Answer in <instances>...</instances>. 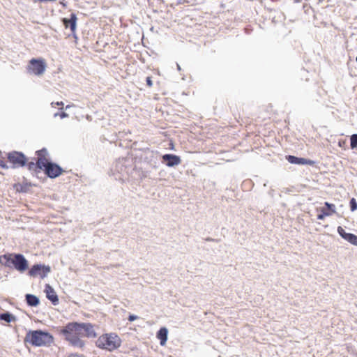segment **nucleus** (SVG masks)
Returning <instances> with one entry per match:
<instances>
[{
	"label": "nucleus",
	"instance_id": "obj_1",
	"mask_svg": "<svg viewBox=\"0 0 357 357\" xmlns=\"http://www.w3.org/2000/svg\"><path fill=\"white\" fill-rule=\"evenodd\" d=\"M59 333L63 335L70 345L79 349L85 347L82 337H96L93 325L91 323L70 322L60 329Z\"/></svg>",
	"mask_w": 357,
	"mask_h": 357
},
{
	"label": "nucleus",
	"instance_id": "obj_2",
	"mask_svg": "<svg viewBox=\"0 0 357 357\" xmlns=\"http://www.w3.org/2000/svg\"><path fill=\"white\" fill-rule=\"evenodd\" d=\"M0 263L6 267H13L20 273L29 268V263L22 254L7 253L0 256Z\"/></svg>",
	"mask_w": 357,
	"mask_h": 357
},
{
	"label": "nucleus",
	"instance_id": "obj_3",
	"mask_svg": "<svg viewBox=\"0 0 357 357\" xmlns=\"http://www.w3.org/2000/svg\"><path fill=\"white\" fill-rule=\"evenodd\" d=\"M24 342L34 347H44L50 345L54 342V337L48 332L30 331L26 334Z\"/></svg>",
	"mask_w": 357,
	"mask_h": 357
},
{
	"label": "nucleus",
	"instance_id": "obj_4",
	"mask_svg": "<svg viewBox=\"0 0 357 357\" xmlns=\"http://www.w3.org/2000/svg\"><path fill=\"white\" fill-rule=\"evenodd\" d=\"M120 337L115 333H104L100 335L96 341V346L101 349L114 351L121 345Z\"/></svg>",
	"mask_w": 357,
	"mask_h": 357
},
{
	"label": "nucleus",
	"instance_id": "obj_5",
	"mask_svg": "<svg viewBox=\"0 0 357 357\" xmlns=\"http://www.w3.org/2000/svg\"><path fill=\"white\" fill-rule=\"evenodd\" d=\"M45 69L46 63L43 59H32L29 61V63L27 66L29 73L38 76L43 75Z\"/></svg>",
	"mask_w": 357,
	"mask_h": 357
},
{
	"label": "nucleus",
	"instance_id": "obj_6",
	"mask_svg": "<svg viewBox=\"0 0 357 357\" xmlns=\"http://www.w3.org/2000/svg\"><path fill=\"white\" fill-rule=\"evenodd\" d=\"M7 158L15 168L24 167L27 163V158L21 152H10Z\"/></svg>",
	"mask_w": 357,
	"mask_h": 357
},
{
	"label": "nucleus",
	"instance_id": "obj_7",
	"mask_svg": "<svg viewBox=\"0 0 357 357\" xmlns=\"http://www.w3.org/2000/svg\"><path fill=\"white\" fill-rule=\"evenodd\" d=\"M50 271L51 268L49 266L35 264L29 271V275L33 278L40 276L41 278H45Z\"/></svg>",
	"mask_w": 357,
	"mask_h": 357
},
{
	"label": "nucleus",
	"instance_id": "obj_8",
	"mask_svg": "<svg viewBox=\"0 0 357 357\" xmlns=\"http://www.w3.org/2000/svg\"><path fill=\"white\" fill-rule=\"evenodd\" d=\"M43 171L48 177L51 178L58 177L59 176L62 174L63 172V170L59 165L52 162L49 164V165L46 166Z\"/></svg>",
	"mask_w": 357,
	"mask_h": 357
},
{
	"label": "nucleus",
	"instance_id": "obj_9",
	"mask_svg": "<svg viewBox=\"0 0 357 357\" xmlns=\"http://www.w3.org/2000/svg\"><path fill=\"white\" fill-rule=\"evenodd\" d=\"M77 17L75 13L70 14V17L69 19L63 18L62 20L63 24L66 29L70 27V31L75 39L77 38L76 36V27H77Z\"/></svg>",
	"mask_w": 357,
	"mask_h": 357
},
{
	"label": "nucleus",
	"instance_id": "obj_10",
	"mask_svg": "<svg viewBox=\"0 0 357 357\" xmlns=\"http://www.w3.org/2000/svg\"><path fill=\"white\" fill-rule=\"evenodd\" d=\"M337 232L342 238L349 242L351 244L357 246L356 235L346 232L345 230L340 226L337 227Z\"/></svg>",
	"mask_w": 357,
	"mask_h": 357
},
{
	"label": "nucleus",
	"instance_id": "obj_11",
	"mask_svg": "<svg viewBox=\"0 0 357 357\" xmlns=\"http://www.w3.org/2000/svg\"><path fill=\"white\" fill-rule=\"evenodd\" d=\"M162 160L166 161L167 166L168 167H173L178 165L181 163V158L173 154H165L162 155Z\"/></svg>",
	"mask_w": 357,
	"mask_h": 357
},
{
	"label": "nucleus",
	"instance_id": "obj_12",
	"mask_svg": "<svg viewBox=\"0 0 357 357\" xmlns=\"http://www.w3.org/2000/svg\"><path fill=\"white\" fill-rule=\"evenodd\" d=\"M45 292L46 294L47 298L51 301L54 305H56L59 303V298L55 291L49 284L45 285Z\"/></svg>",
	"mask_w": 357,
	"mask_h": 357
},
{
	"label": "nucleus",
	"instance_id": "obj_13",
	"mask_svg": "<svg viewBox=\"0 0 357 357\" xmlns=\"http://www.w3.org/2000/svg\"><path fill=\"white\" fill-rule=\"evenodd\" d=\"M287 161L291 164L297 165H312L313 162L310 160H307L303 158H298L294 155L286 156Z\"/></svg>",
	"mask_w": 357,
	"mask_h": 357
},
{
	"label": "nucleus",
	"instance_id": "obj_14",
	"mask_svg": "<svg viewBox=\"0 0 357 357\" xmlns=\"http://www.w3.org/2000/svg\"><path fill=\"white\" fill-rule=\"evenodd\" d=\"M324 205L325 207L321 208L319 211L322 213L325 216H331L333 213H335V206L333 204L325 202Z\"/></svg>",
	"mask_w": 357,
	"mask_h": 357
},
{
	"label": "nucleus",
	"instance_id": "obj_15",
	"mask_svg": "<svg viewBox=\"0 0 357 357\" xmlns=\"http://www.w3.org/2000/svg\"><path fill=\"white\" fill-rule=\"evenodd\" d=\"M168 331L166 328H161L157 333V338L160 340V343L162 346L165 345L167 340Z\"/></svg>",
	"mask_w": 357,
	"mask_h": 357
},
{
	"label": "nucleus",
	"instance_id": "obj_16",
	"mask_svg": "<svg viewBox=\"0 0 357 357\" xmlns=\"http://www.w3.org/2000/svg\"><path fill=\"white\" fill-rule=\"evenodd\" d=\"M50 163L51 162L49 161L48 157L38 158L36 160L37 167L41 170H43V169Z\"/></svg>",
	"mask_w": 357,
	"mask_h": 357
},
{
	"label": "nucleus",
	"instance_id": "obj_17",
	"mask_svg": "<svg viewBox=\"0 0 357 357\" xmlns=\"http://www.w3.org/2000/svg\"><path fill=\"white\" fill-rule=\"evenodd\" d=\"M26 301L27 304L30 306H36L39 304L38 298L32 294H26Z\"/></svg>",
	"mask_w": 357,
	"mask_h": 357
},
{
	"label": "nucleus",
	"instance_id": "obj_18",
	"mask_svg": "<svg viewBox=\"0 0 357 357\" xmlns=\"http://www.w3.org/2000/svg\"><path fill=\"white\" fill-rule=\"evenodd\" d=\"M0 319L3 320L8 323L15 320V317L8 312L0 314Z\"/></svg>",
	"mask_w": 357,
	"mask_h": 357
},
{
	"label": "nucleus",
	"instance_id": "obj_19",
	"mask_svg": "<svg viewBox=\"0 0 357 357\" xmlns=\"http://www.w3.org/2000/svg\"><path fill=\"white\" fill-rule=\"evenodd\" d=\"M37 158H46L48 157L47 151L45 149L36 151Z\"/></svg>",
	"mask_w": 357,
	"mask_h": 357
},
{
	"label": "nucleus",
	"instance_id": "obj_20",
	"mask_svg": "<svg viewBox=\"0 0 357 357\" xmlns=\"http://www.w3.org/2000/svg\"><path fill=\"white\" fill-rule=\"evenodd\" d=\"M350 146L352 149L356 148L357 146V134H354L351 136L350 139Z\"/></svg>",
	"mask_w": 357,
	"mask_h": 357
},
{
	"label": "nucleus",
	"instance_id": "obj_21",
	"mask_svg": "<svg viewBox=\"0 0 357 357\" xmlns=\"http://www.w3.org/2000/svg\"><path fill=\"white\" fill-rule=\"evenodd\" d=\"M350 208L351 211H354L357 209V202L354 198L350 200Z\"/></svg>",
	"mask_w": 357,
	"mask_h": 357
},
{
	"label": "nucleus",
	"instance_id": "obj_22",
	"mask_svg": "<svg viewBox=\"0 0 357 357\" xmlns=\"http://www.w3.org/2000/svg\"><path fill=\"white\" fill-rule=\"evenodd\" d=\"M0 166L3 169H8V166L5 162V159L3 157L1 152H0Z\"/></svg>",
	"mask_w": 357,
	"mask_h": 357
},
{
	"label": "nucleus",
	"instance_id": "obj_23",
	"mask_svg": "<svg viewBox=\"0 0 357 357\" xmlns=\"http://www.w3.org/2000/svg\"><path fill=\"white\" fill-rule=\"evenodd\" d=\"M27 167L29 170H33L36 167H37L36 162H28Z\"/></svg>",
	"mask_w": 357,
	"mask_h": 357
},
{
	"label": "nucleus",
	"instance_id": "obj_24",
	"mask_svg": "<svg viewBox=\"0 0 357 357\" xmlns=\"http://www.w3.org/2000/svg\"><path fill=\"white\" fill-rule=\"evenodd\" d=\"M146 84L148 85L149 87H151L153 86V82L151 77H146Z\"/></svg>",
	"mask_w": 357,
	"mask_h": 357
},
{
	"label": "nucleus",
	"instance_id": "obj_25",
	"mask_svg": "<svg viewBox=\"0 0 357 357\" xmlns=\"http://www.w3.org/2000/svg\"><path fill=\"white\" fill-rule=\"evenodd\" d=\"M137 318H138V317H137V316H135V315H134V314H130V315L128 317V320H129L130 321H135V320L137 319Z\"/></svg>",
	"mask_w": 357,
	"mask_h": 357
},
{
	"label": "nucleus",
	"instance_id": "obj_26",
	"mask_svg": "<svg viewBox=\"0 0 357 357\" xmlns=\"http://www.w3.org/2000/svg\"><path fill=\"white\" fill-rule=\"evenodd\" d=\"M68 357H85V356L82 354H70L68 356Z\"/></svg>",
	"mask_w": 357,
	"mask_h": 357
},
{
	"label": "nucleus",
	"instance_id": "obj_27",
	"mask_svg": "<svg viewBox=\"0 0 357 357\" xmlns=\"http://www.w3.org/2000/svg\"><path fill=\"white\" fill-rule=\"evenodd\" d=\"M326 216H325L322 213H320L319 214H318L317 215V219L318 220H324Z\"/></svg>",
	"mask_w": 357,
	"mask_h": 357
},
{
	"label": "nucleus",
	"instance_id": "obj_28",
	"mask_svg": "<svg viewBox=\"0 0 357 357\" xmlns=\"http://www.w3.org/2000/svg\"><path fill=\"white\" fill-rule=\"evenodd\" d=\"M53 104H55V105H56L58 106H61V108L63 107V106L64 105L63 102H56L55 103L52 102V105H53Z\"/></svg>",
	"mask_w": 357,
	"mask_h": 357
},
{
	"label": "nucleus",
	"instance_id": "obj_29",
	"mask_svg": "<svg viewBox=\"0 0 357 357\" xmlns=\"http://www.w3.org/2000/svg\"><path fill=\"white\" fill-rule=\"evenodd\" d=\"M60 116L61 118H65L66 116H68V114L65 112H62L61 114H60Z\"/></svg>",
	"mask_w": 357,
	"mask_h": 357
},
{
	"label": "nucleus",
	"instance_id": "obj_30",
	"mask_svg": "<svg viewBox=\"0 0 357 357\" xmlns=\"http://www.w3.org/2000/svg\"><path fill=\"white\" fill-rule=\"evenodd\" d=\"M17 190H18V191H24V190H23V188H22V186H21V188H20V189H19V188L17 187Z\"/></svg>",
	"mask_w": 357,
	"mask_h": 357
},
{
	"label": "nucleus",
	"instance_id": "obj_31",
	"mask_svg": "<svg viewBox=\"0 0 357 357\" xmlns=\"http://www.w3.org/2000/svg\"><path fill=\"white\" fill-rule=\"evenodd\" d=\"M356 356H357V352H356Z\"/></svg>",
	"mask_w": 357,
	"mask_h": 357
}]
</instances>
